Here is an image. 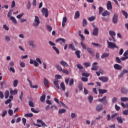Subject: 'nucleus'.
I'll return each mask as SVG.
<instances>
[{"mask_svg":"<svg viewBox=\"0 0 128 128\" xmlns=\"http://www.w3.org/2000/svg\"><path fill=\"white\" fill-rule=\"evenodd\" d=\"M38 63L41 64H42V60L40 58H36V60H32V59H30V64H34V66L38 67L39 66Z\"/></svg>","mask_w":128,"mask_h":128,"instance_id":"f257e3e1","label":"nucleus"},{"mask_svg":"<svg viewBox=\"0 0 128 128\" xmlns=\"http://www.w3.org/2000/svg\"><path fill=\"white\" fill-rule=\"evenodd\" d=\"M107 42H108V48H109L119 49V47H118V46H117V45H116V44H114V43H112V42H110V41L108 40H107Z\"/></svg>","mask_w":128,"mask_h":128,"instance_id":"f03ea898","label":"nucleus"},{"mask_svg":"<svg viewBox=\"0 0 128 128\" xmlns=\"http://www.w3.org/2000/svg\"><path fill=\"white\" fill-rule=\"evenodd\" d=\"M40 24V21L39 20V18L38 17V16H35V19H34V23H33V26L36 27L38 26H39Z\"/></svg>","mask_w":128,"mask_h":128,"instance_id":"7ed1b4c3","label":"nucleus"},{"mask_svg":"<svg viewBox=\"0 0 128 128\" xmlns=\"http://www.w3.org/2000/svg\"><path fill=\"white\" fill-rule=\"evenodd\" d=\"M10 12H9L8 14V18H10V19L12 21L13 23H14V24H17V21L16 20V19L14 18V16H10Z\"/></svg>","mask_w":128,"mask_h":128,"instance_id":"20e7f679","label":"nucleus"},{"mask_svg":"<svg viewBox=\"0 0 128 128\" xmlns=\"http://www.w3.org/2000/svg\"><path fill=\"white\" fill-rule=\"evenodd\" d=\"M42 12L43 14H45L46 18H48V8H43L42 10Z\"/></svg>","mask_w":128,"mask_h":128,"instance_id":"39448f33","label":"nucleus"},{"mask_svg":"<svg viewBox=\"0 0 128 128\" xmlns=\"http://www.w3.org/2000/svg\"><path fill=\"white\" fill-rule=\"evenodd\" d=\"M106 96H104L102 98L99 99L98 100L100 102H102L104 104L106 105L108 102V100H106Z\"/></svg>","mask_w":128,"mask_h":128,"instance_id":"423d86ee","label":"nucleus"},{"mask_svg":"<svg viewBox=\"0 0 128 128\" xmlns=\"http://www.w3.org/2000/svg\"><path fill=\"white\" fill-rule=\"evenodd\" d=\"M94 31L92 32V35L94 36H96L98 34L99 29H98V27H95L94 26Z\"/></svg>","mask_w":128,"mask_h":128,"instance_id":"0eeeda50","label":"nucleus"},{"mask_svg":"<svg viewBox=\"0 0 128 128\" xmlns=\"http://www.w3.org/2000/svg\"><path fill=\"white\" fill-rule=\"evenodd\" d=\"M118 14H115L112 18L113 23L114 24H116L118 22Z\"/></svg>","mask_w":128,"mask_h":128,"instance_id":"6e6552de","label":"nucleus"},{"mask_svg":"<svg viewBox=\"0 0 128 128\" xmlns=\"http://www.w3.org/2000/svg\"><path fill=\"white\" fill-rule=\"evenodd\" d=\"M98 79L104 82H107L108 81V78L106 76L100 77Z\"/></svg>","mask_w":128,"mask_h":128,"instance_id":"1a4fd4ad","label":"nucleus"},{"mask_svg":"<svg viewBox=\"0 0 128 128\" xmlns=\"http://www.w3.org/2000/svg\"><path fill=\"white\" fill-rule=\"evenodd\" d=\"M56 43L60 42V44H62V42L63 43H65L66 42V40L65 39H64V38H58V39H56Z\"/></svg>","mask_w":128,"mask_h":128,"instance_id":"9d476101","label":"nucleus"},{"mask_svg":"<svg viewBox=\"0 0 128 128\" xmlns=\"http://www.w3.org/2000/svg\"><path fill=\"white\" fill-rule=\"evenodd\" d=\"M98 64V62H94L92 64V70H98V66H96Z\"/></svg>","mask_w":128,"mask_h":128,"instance_id":"9b49d317","label":"nucleus"},{"mask_svg":"<svg viewBox=\"0 0 128 128\" xmlns=\"http://www.w3.org/2000/svg\"><path fill=\"white\" fill-rule=\"evenodd\" d=\"M102 108H103V106H102V104H98L96 107V110L97 112H100L102 110Z\"/></svg>","mask_w":128,"mask_h":128,"instance_id":"f8f14e48","label":"nucleus"},{"mask_svg":"<svg viewBox=\"0 0 128 128\" xmlns=\"http://www.w3.org/2000/svg\"><path fill=\"white\" fill-rule=\"evenodd\" d=\"M106 6H107V9L108 10H110V9L112 10V2L110 0L108 2Z\"/></svg>","mask_w":128,"mask_h":128,"instance_id":"ddd939ff","label":"nucleus"},{"mask_svg":"<svg viewBox=\"0 0 128 128\" xmlns=\"http://www.w3.org/2000/svg\"><path fill=\"white\" fill-rule=\"evenodd\" d=\"M110 12H108L107 10L104 11L102 14V16H110Z\"/></svg>","mask_w":128,"mask_h":128,"instance_id":"4468645a","label":"nucleus"},{"mask_svg":"<svg viewBox=\"0 0 128 128\" xmlns=\"http://www.w3.org/2000/svg\"><path fill=\"white\" fill-rule=\"evenodd\" d=\"M114 68L117 70H121L122 69V66L118 64H116L114 65Z\"/></svg>","mask_w":128,"mask_h":128,"instance_id":"2eb2a0df","label":"nucleus"},{"mask_svg":"<svg viewBox=\"0 0 128 128\" xmlns=\"http://www.w3.org/2000/svg\"><path fill=\"white\" fill-rule=\"evenodd\" d=\"M121 92L123 94H126L128 92V90L125 88H121Z\"/></svg>","mask_w":128,"mask_h":128,"instance_id":"dca6fc26","label":"nucleus"},{"mask_svg":"<svg viewBox=\"0 0 128 128\" xmlns=\"http://www.w3.org/2000/svg\"><path fill=\"white\" fill-rule=\"evenodd\" d=\"M67 22V18L66 16H64L62 20V26L64 27L65 26L66 23Z\"/></svg>","mask_w":128,"mask_h":128,"instance_id":"f3484780","label":"nucleus"},{"mask_svg":"<svg viewBox=\"0 0 128 128\" xmlns=\"http://www.w3.org/2000/svg\"><path fill=\"white\" fill-rule=\"evenodd\" d=\"M37 122L38 124H41L42 126H47V125L42 120H38Z\"/></svg>","mask_w":128,"mask_h":128,"instance_id":"a211bd4d","label":"nucleus"},{"mask_svg":"<svg viewBox=\"0 0 128 128\" xmlns=\"http://www.w3.org/2000/svg\"><path fill=\"white\" fill-rule=\"evenodd\" d=\"M80 16V12H79L78 10H77V11L76 12V13H75L74 18H75V19L78 18Z\"/></svg>","mask_w":128,"mask_h":128,"instance_id":"6ab92c4d","label":"nucleus"},{"mask_svg":"<svg viewBox=\"0 0 128 128\" xmlns=\"http://www.w3.org/2000/svg\"><path fill=\"white\" fill-rule=\"evenodd\" d=\"M48 80L46 78H44V84L46 87H48Z\"/></svg>","mask_w":128,"mask_h":128,"instance_id":"aec40b11","label":"nucleus"},{"mask_svg":"<svg viewBox=\"0 0 128 128\" xmlns=\"http://www.w3.org/2000/svg\"><path fill=\"white\" fill-rule=\"evenodd\" d=\"M121 12H122V14H123V15H124V16H125V18L126 19H127L128 18V12L124 10H121Z\"/></svg>","mask_w":128,"mask_h":128,"instance_id":"412c9836","label":"nucleus"},{"mask_svg":"<svg viewBox=\"0 0 128 128\" xmlns=\"http://www.w3.org/2000/svg\"><path fill=\"white\" fill-rule=\"evenodd\" d=\"M68 49H72V50H76V49L74 46L72 45V44H69L68 45Z\"/></svg>","mask_w":128,"mask_h":128,"instance_id":"4be33fe9","label":"nucleus"},{"mask_svg":"<svg viewBox=\"0 0 128 128\" xmlns=\"http://www.w3.org/2000/svg\"><path fill=\"white\" fill-rule=\"evenodd\" d=\"M88 51L92 56H94V51L91 48H88Z\"/></svg>","mask_w":128,"mask_h":128,"instance_id":"5701e85b","label":"nucleus"},{"mask_svg":"<svg viewBox=\"0 0 128 128\" xmlns=\"http://www.w3.org/2000/svg\"><path fill=\"white\" fill-rule=\"evenodd\" d=\"M110 56V54L109 53H106V52H104L102 54V58H107L108 57V56Z\"/></svg>","mask_w":128,"mask_h":128,"instance_id":"b1692460","label":"nucleus"},{"mask_svg":"<svg viewBox=\"0 0 128 128\" xmlns=\"http://www.w3.org/2000/svg\"><path fill=\"white\" fill-rule=\"evenodd\" d=\"M58 80H56V81L54 82V85L56 86V87L58 88V89H59L60 88V86H59V85H58Z\"/></svg>","mask_w":128,"mask_h":128,"instance_id":"393cba45","label":"nucleus"},{"mask_svg":"<svg viewBox=\"0 0 128 128\" xmlns=\"http://www.w3.org/2000/svg\"><path fill=\"white\" fill-rule=\"evenodd\" d=\"M116 120H117V121H118V122H119L120 124L123 123V120L121 117L118 116V117L116 118Z\"/></svg>","mask_w":128,"mask_h":128,"instance_id":"a878e982","label":"nucleus"},{"mask_svg":"<svg viewBox=\"0 0 128 128\" xmlns=\"http://www.w3.org/2000/svg\"><path fill=\"white\" fill-rule=\"evenodd\" d=\"M80 50H77L76 51V54L78 58H80Z\"/></svg>","mask_w":128,"mask_h":128,"instance_id":"bb28decb","label":"nucleus"},{"mask_svg":"<svg viewBox=\"0 0 128 128\" xmlns=\"http://www.w3.org/2000/svg\"><path fill=\"white\" fill-rule=\"evenodd\" d=\"M10 94L12 95H15L16 94H18V90H10Z\"/></svg>","mask_w":128,"mask_h":128,"instance_id":"cd10ccee","label":"nucleus"},{"mask_svg":"<svg viewBox=\"0 0 128 128\" xmlns=\"http://www.w3.org/2000/svg\"><path fill=\"white\" fill-rule=\"evenodd\" d=\"M120 100H121V102H126L128 101V98L122 97V98H120Z\"/></svg>","mask_w":128,"mask_h":128,"instance_id":"c85d7f7f","label":"nucleus"},{"mask_svg":"<svg viewBox=\"0 0 128 128\" xmlns=\"http://www.w3.org/2000/svg\"><path fill=\"white\" fill-rule=\"evenodd\" d=\"M10 95V92L8 90H6L5 93H4V97L6 99H7Z\"/></svg>","mask_w":128,"mask_h":128,"instance_id":"c756f323","label":"nucleus"},{"mask_svg":"<svg viewBox=\"0 0 128 128\" xmlns=\"http://www.w3.org/2000/svg\"><path fill=\"white\" fill-rule=\"evenodd\" d=\"M108 92V91L106 90H99V92L100 94H104L105 93H106Z\"/></svg>","mask_w":128,"mask_h":128,"instance_id":"7c9ffc66","label":"nucleus"},{"mask_svg":"<svg viewBox=\"0 0 128 128\" xmlns=\"http://www.w3.org/2000/svg\"><path fill=\"white\" fill-rule=\"evenodd\" d=\"M109 34H110L111 37L114 36H116V34L115 32H114V31H110Z\"/></svg>","mask_w":128,"mask_h":128,"instance_id":"2f4dec72","label":"nucleus"},{"mask_svg":"<svg viewBox=\"0 0 128 128\" xmlns=\"http://www.w3.org/2000/svg\"><path fill=\"white\" fill-rule=\"evenodd\" d=\"M104 12V8L102 6H100L99 8V14L100 15L102 14V12Z\"/></svg>","mask_w":128,"mask_h":128,"instance_id":"473e14b6","label":"nucleus"},{"mask_svg":"<svg viewBox=\"0 0 128 128\" xmlns=\"http://www.w3.org/2000/svg\"><path fill=\"white\" fill-rule=\"evenodd\" d=\"M88 24V22H86V20L84 18L83 20L82 21V26L85 27Z\"/></svg>","mask_w":128,"mask_h":128,"instance_id":"72a5a7b5","label":"nucleus"},{"mask_svg":"<svg viewBox=\"0 0 128 128\" xmlns=\"http://www.w3.org/2000/svg\"><path fill=\"white\" fill-rule=\"evenodd\" d=\"M56 68L60 71L62 72V68L59 66L58 64H56Z\"/></svg>","mask_w":128,"mask_h":128,"instance_id":"f704fd0d","label":"nucleus"},{"mask_svg":"<svg viewBox=\"0 0 128 128\" xmlns=\"http://www.w3.org/2000/svg\"><path fill=\"white\" fill-rule=\"evenodd\" d=\"M66 112V110L62 108L58 111L60 114H62Z\"/></svg>","mask_w":128,"mask_h":128,"instance_id":"c9c22d12","label":"nucleus"},{"mask_svg":"<svg viewBox=\"0 0 128 128\" xmlns=\"http://www.w3.org/2000/svg\"><path fill=\"white\" fill-rule=\"evenodd\" d=\"M80 44L82 47V48L85 50H87V47L86 45V44H84V43H83V42H80Z\"/></svg>","mask_w":128,"mask_h":128,"instance_id":"e433bc0d","label":"nucleus"},{"mask_svg":"<svg viewBox=\"0 0 128 128\" xmlns=\"http://www.w3.org/2000/svg\"><path fill=\"white\" fill-rule=\"evenodd\" d=\"M88 101H89L90 103L91 104L92 102V100H94V98H93L92 96H88Z\"/></svg>","mask_w":128,"mask_h":128,"instance_id":"4c0bfd02","label":"nucleus"},{"mask_svg":"<svg viewBox=\"0 0 128 128\" xmlns=\"http://www.w3.org/2000/svg\"><path fill=\"white\" fill-rule=\"evenodd\" d=\"M52 48L55 50V52H56L57 54H60V51L56 47H55V46H53Z\"/></svg>","mask_w":128,"mask_h":128,"instance_id":"58836bf2","label":"nucleus"},{"mask_svg":"<svg viewBox=\"0 0 128 128\" xmlns=\"http://www.w3.org/2000/svg\"><path fill=\"white\" fill-rule=\"evenodd\" d=\"M46 98V95H43L40 98V100L42 102H44Z\"/></svg>","mask_w":128,"mask_h":128,"instance_id":"ea45409f","label":"nucleus"},{"mask_svg":"<svg viewBox=\"0 0 128 128\" xmlns=\"http://www.w3.org/2000/svg\"><path fill=\"white\" fill-rule=\"evenodd\" d=\"M60 64L65 67H68V64L64 61H61Z\"/></svg>","mask_w":128,"mask_h":128,"instance_id":"a19ab883","label":"nucleus"},{"mask_svg":"<svg viewBox=\"0 0 128 128\" xmlns=\"http://www.w3.org/2000/svg\"><path fill=\"white\" fill-rule=\"evenodd\" d=\"M88 20L90 22H93L95 20V16H92L91 17H90V18H88Z\"/></svg>","mask_w":128,"mask_h":128,"instance_id":"79ce46f5","label":"nucleus"},{"mask_svg":"<svg viewBox=\"0 0 128 128\" xmlns=\"http://www.w3.org/2000/svg\"><path fill=\"white\" fill-rule=\"evenodd\" d=\"M78 88L80 89V90L81 91L82 90V82H80L78 86Z\"/></svg>","mask_w":128,"mask_h":128,"instance_id":"37998d69","label":"nucleus"},{"mask_svg":"<svg viewBox=\"0 0 128 128\" xmlns=\"http://www.w3.org/2000/svg\"><path fill=\"white\" fill-rule=\"evenodd\" d=\"M25 117L26 118H30L33 116V114H26L24 115Z\"/></svg>","mask_w":128,"mask_h":128,"instance_id":"c03bdc74","label":"nucleus"},{"mask_svg":"<svg viewBox=\"0 0 128 128\" xmlns=\"http://www.w3.org/2000/svg\"><path fill=\"white\" fill-rule=\"evenodd\" d=\"M60 87L62 88V90H63L64 91H65V90H66V87H65V86H64V82L61 83V84H60Z\"/></svg>","mask_w":128,"mask_h":128,"instance_id":"a18cd8bd","label":"nucleus"},{"mask_svg":"<svg viewBox=\"0 0 128 128\" xmlns=\"http://www.w3.org/2000/svg\"><path fill=\"white\" fill-rule=\"evenodd\" d=\"M18 80H14L13 82L14 87H16L18 86Z\"/></svg>","mask_w":128,"mask_h":128,"instance_id":"49530a36","label":"nucleus"},{"mask_svg":"<svg viewBox=\"0 0 128 128\" xmlns=\"http://www.w3.org/2000/svg\"><path fill=\"white\" fill-rule=\"evenodd\" d=\"M46 28L50 32H51L52 30V27H50V26H49V25H48V26H46Z\"/></svg>","mask_w":128,"mask_h":128,"instance_id":"de8ad7c7","label":"nucleus"},{"mask_svg":"<svg viewBox=\"0 0 128 128\" xmlns=\"http://www.w3.org/2000/svg\"><path fill=\"white\" fill-rule=\"evenodd\" d=\"M82 76H85L86 78H88L90 76V74L88 73H82Z\"/></svg>","mask_w":128,"mask_h":128,"instance_id":"09e8293b","label":"nucleus"},{"mask_svg":"<svg viewBox=\"0 0 128 128\" xmlns=\"http://www.w3.org/2000/svg\"><path fill=\"white\" fill-rule=\"evenodd\" d=\"M77 68L79 69V70H82L83 69V66L80 64H78L76 65Z\"/></svg>","mask_w":128,"mask_h":128,"instance_id":"8fccbe9b","label":"nucleus"},{"mask_svg":"<svg viewBox=\"0 0 128 128\" xmlns=\"http://www.w3.org/2000/svg\"><path fill=\"white\" fill-rule=\"evenodd\" d=\"M34 41H30L29 42V45L32 46V48H34Z\"/></svg>","mask_w":128,"mask_h":128,"instance_id":"3c124183","label":"nucleus"},{"mask_svg":"<svg viewBox=\"0 0 128 128\" xmlns=\"http://www.w3.org/2000/svg\"><path fill=\"white\" fill-rule=\"evenodd\" d=\"M84 64L86 68L90 66V64L88 62H85Z\"/></svg>","mask_w":128,"mask_h":128,"instance_id":"603ef678","label":"nucleus"},{"mask_svg":"<svg viewBox=\"0 0 128 128\" xmlns=\"http://www.w3.org/2000/svg\"><path fill=\"white\" fill-rule=\"evenodd\" d=\"M122 112H123V114H124L125 116H128V110H123Z\"/></svg>","mask_w":128,"mask_h":128,"instance_id":"864d4df0","label":"nucleus"},{"mask_svg":"<svg viewBox=\"0 0 128 128\" xmlns=\"http://www.w3.org/2000/svg\"><path fill=\"white\" fill-rule=\"evenodd\" d=\"M74 80L73 78H72L70 80V85L72 86L74 84Z\"/></svg>","mask_w":128,"mask_h":128,"instance_id":"5fc2aeb1","label":"nucleus"},{"mask_svg":"<svg viewBox=\"0 0 128 128\" xmlns=\"http://www.w3.org/2000/svg\"><path fill=\"white\" fill-rule=\"evenodd\" d=\"M116 62L118 64L121 63V60L120 59L119 57H116Z\"/></svg>","mask_w":128,"mask_h":128,"instance_id":"6e6d98bb","label":"nucleus"},{"mask_svg":"<svg viewBox=\"0 0 128 128\" xmlns=\"http://www.w3.org/2000/svg\"><path fill=\"white\" fill-rule=\"evenodd\" d=\"M5 39H6V40L7 42H10V37H9V36H5Z\"/></svg>","mask_w":128,"mask_h":128,"instance_id":"4d7b16f0","label":"nucleus"},{"mask_svg":"<svg viewBox=\"0 0 128 128\" xmlns=\"http://www.w3.org/2000/svg\"><path fill=\"white\" fill-rule=\"evenodd\" d=\"M31 7V3L30 2H28V6H27V9L29 10Z\"/></svg>","mask_w":128,"mask_h":128,"instance_id":"13d9d810","label":"nucleus"},{"mask_svg":"<svg viewBox=\"0 0 128 128\" xmlns=\"http://www.w3.org/2000/svg\"><path fill=\"white\" fill-rule=\"evenodd\" d=\"M8 113L10 116H12V114H13V111H12V110L10 109L9 110L8 112Z\"/></svg>","mask_w":128,"mask_h":128,"instance_id":"bf43d9fd","label":"nucleus"},{"mask_svg":"<svg viewBox=\"0 0 128 128\" xmlns=\"http://www.w3.org/2000/svg\"><path fill=\"white\" fill-rule=\"evenodd\" d=\"M112 102L114 104L117 102V98L116 97H114L112 100Z\"/></svg>","mask_w":128,"mask_h":128,"instance_id":"052dcab7","label":"nucleus"},{"mask_svg":"<svg viewBox=\"0 0 128 128\" xmlns=\"http://www.w3.org/2000/svg\"><path fill=\"white\" fill-rule=\"evenodd\" d=\"M119 116L118 114L116 113V114H112V116L111 118H116V116Z\"/></svg>","mask_w":128,"mask_h":128,"instance_id":"680f3d73","label":"nucleus"},{"mask_svg":"<svg viewBox=\"0 0 128 128\" xmlns=\"http://www.w3.org/2000/svg\"><path fill=\"white\" fill-rule=\"evenodd\" d=\"M62 76L60 75L56 74L55 76V78L57 80L60 79Z\"/></svg>","mask_w":128,"mask_h":128,"instance_id":"e2e57ef3","label":"nucleus"},{"mask_svg":"<svg viewBox=\"0 0 128 128\" xmlns=\"http://www.w3.org/2000/svg\"><path fill=\"white\" fill-rule=\"evenodd\" d=\"M31 111L36 114H38L39 112L38 111L36 110L34 108H31Z\"/></svg>","mask_w":128,"mask_h":128,"instance_id":"0e129e2a","label":"nucleus"},{"mask_svg":"<svg viewBox=\"0 0 128 128\" xmlns=\"http://www.w3.org/2000/svg\"><path fill=\"white\" fill-rule=\"evenodd\" d=\"M123 56H128V49L127 50H126V51H125V52H124V54H123Z\"/></svg>","mask_w":128,"mask_h":128,"instance_id":"69168bd1","label":"nucleus"},{"mask_svg":"<svg viewBox=\"0 0 128 128\" xmlns=\"http://www.w3.org/2000/svg\"><path fill=\"white\" fill-rule=\"evenodd\" d=\"M20 66L21 68H24L26 66V64L24 62H22L20 64Z\"/></svg>","mask_w":128,"mask_h":128,"instance_id":"338daca9","label":"nucleus"},{"mask_svg":"<svg viewBox=\"0 0 128 128\" xmlns=\"http://www.w3.org/2000/svg\"><path fill=\"white\" fill-rule=\"evenodd\" d=\"M82 80L84 82H87L88 81V78H82Z\"/></svg>","mask_w":128,"mask_h":128,"instance_id":"774afa93","label":"nucleus"}]
</instances>
